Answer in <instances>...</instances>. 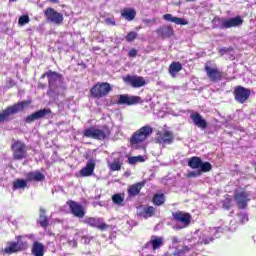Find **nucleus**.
<instances>
[{
  "label": "nucleus",
  "mask_w": 256,
  "mask_h": 256,
  "mask_svg": "<svg viewBox=\"0 0 256 256\" xmlns=\"http://www.w3.org/2000/svg\"><path fill=\"white\" fill-rule=\"evenodd\" d=\"M45 75L48 79V97L51 99H58L59 95H61V89L59 88V85L63 83V76L51 70L47 71Z\"/></svg>",
  "instance_id": "1"
},
{
  "label": "nucleus",
  "mask_w": 256,
  "mask_h": 256,
  "mask_svg": "<svg viewBox=\"0 0 256 256\" xmlns=\"http://www.w3.org/2000/svg\"><path fill=\"white\" fill-rule=\"evenodd\" d=\"M214 29H231V27H241L243 25V18L236 16L234 18H214Z\"/></svg>",
  "instance_id": "2"
},
{
  "label": "nucleus",
  "mask_w": 256,
  "mask_h": 256,
  "mask_svg": "<svg viewBox=\"0 0 256 256\" xmlns=\"http://www.w3.org/2000/svg\"><path fill=\"white\" fill-rule=\"evenodd\" d=\"M109 135H111V131L107 126H103L101 128L90 127L84 131V137H88L89 139H97L98 141L107 139Z\"/></svg>",
  "instance_id": "3"
},
{
  "label": "nucleus",
  "mask_w": 256,
  "mask_h": 256,
  "mask_svg": "<svg viewBox=\"0 0 256 256\" xmlns=\"http://www.w3.org/2000/svg\"><path fill=\"white\" fill-rule=\"evenodd\" d=\"M28 105H29V102L23 101V102L14 104L13 106L7 107L5 110L2 111V113H0V123H5L9 121V117L11 115H15L19 113V111H23V109H25V107H27Z\"/></svg>",
  "instance_id": "4"
},
{
  "label": "nucleus",
  "mask_w": 256,
  "mask_h": 256,
  "mask_svg": "<svg viewBox=\"0 0 256 256\" xmlns=\"http://www.w3.org/2000/svg\"><path fill=\"white\" fill-rule=\"evenodd\" d=\"M111 91H113V88H111V84L108 82L97 83L90 89V93L94 99L107 97Z\"/></svg>",
  "instance_id": "5"
},
{
  "label": "nucleus",
  "mask_w": 256,
  "mask_h": 256,
  "mask_svg": "<svg viewBox=\"0 0 256 256\" xmlns=\"http://www.w3.org/2000/svg\"><path fill=\"white\" fill-rule=\"evenodd\" d=\"M151 133H153V128H151V126H143L132 135L130 138V144L132 147H137V145H139V143H143Z\"/></svg>",
  "instance_id": "6"
},
{
  "label": "nucleus",
  "mask_w": 256,
  "mask_h": 256,
  "mask_svg": "<svg viewBox=\"0 0 256 256\" xmlns=\"http://www.w3.org/2000/svg\"><path fill=\"white\" fill-rule=\"evenodd\" d=\"M172 217L176 223H180L178 225L173 226L175 231H179L181 229H185L188 225H191V214L185 212H174Z\"/></svg>",
  "instance_id": "7"
},
{
  "label": "nucleus",
  "mask_w": 256,
  "mask_h": 256,
  "mask_svg": "<svg viewBox=\"0 0 256 256\" xmlns=\"http://www.w3.org/2000/svg\"><path fill=\"white\" fill-rule=\"evenodd\" d=\"M13 157L17 161L25 159L27 157V146L21 141L14 142L12 144Z\"/></svg>",
  "instance_id": "8"
},
{
  "label": "nucleus",
  "mask_w": 256,
  "mask_h": 256,
  "mask_svg": "<svg viewBox=\"0 0 256 256\" xmlns=\"http://www.w3.org/2000/svg\"><path fill=\"white\" fill-rule=\"evenodd\" d=\"M24 249H27V242L23 241V236H19L17 242L9 243V245L4 249V253L11 255V253H17Z\"/></svg>",
  "instance_id": "9"
},
{
  "label": "nucleus",
  "mask_w": 256,
  "mask_h": 256,
  "mask_svg": "<svg viewBox=\"0 0 256 256\" xmlns=\"http://www.w3.org/2000/svg\"><path fill=\"white\" fill-rule=\"evenodd\" d=\"M251 97V90L243 86H237L234 89V99L237 103H245Z\"/></svg>",
  "instance_id": "10"
},
{
  "label": "nucleus",
  "mask_w": 256,
  "mask_h": 256,
  "mask_svg": "<svg viewBox=\"0 0 256 256\" xmlns=\"http://www.w3.org/2000/svg\"><path fill=\"white\" fill-rule=\"evenodd\" d=\"M221 231H223V228L219 227V228H210V232H204L200 235L199 237V243L204 245H209V243H211L212 241H214V237L211 235H214L217 239V237H219V233H221Z\"/></svg>",
  "instance_id": "11"
},
{
  "label": "nucleus",
  "mask_w": 256,
  "mask_h": 256,
  "mask_svg": "<svg viewBox=\"0 0 256 256\" xmlns=\"http://www.w3.org/2000/svg\"><path fill=\"white\" fill-rule=\"evenodd\" d=\"M44 15L50 23H54L55 25H61L63 23V14L55 11L53 8H47Z\"/></svg>",
  "instance_id": "12"
},
{
  "label": "nucleus",
  "mask_w": 256,
  "mask_h": 256,
  "mask_svg": "<svg viewBox=\"0 0 256 256\" xmlns=\"http://www.w3.org/2000/svg\"><path fill=\"white\" fill-rule=\"evenodd\" d=\"M124 81L127 83V85H131V87H134L135 89H139V87H145V85H147L145 78L137 75H128L124 77Z\"/></svg>",
  "instance_id": "13"
},
{
  "label": "nucleus",
  "mask_w": 256,
  "mask_h": 256,
  "mask_svg": "<svg viewBox=\"0 0 256 256\" xmlns=\"http://www.w3.org/2000/svg\"><path fill=\"white\" fill-rule=\"evenodd\" d=\"M234 201H236L239 209H245V207H247V203L251 201V197L248 192H236L234 195Z\"/></svg>",
  "instance_id": "14"
},
{
  "label": "nucleus",
  "mask_w": 256,
  "mask_h": 256,
  "mask_svg": "<svg viewBox=\"0 0 256 256\" xmlns=\"http://www.w3.org/2000/svg\"><path fill=\"white\" fill-rule=\"evenodd\" d=\"M205 72L212 83H217V81H221V79H223V73H221L217 67L205 66Z\"/></svg>",
  "instance_id": "15"
},
{
  "label": "nucleus",
  "mask_w": 256,
  "mask_h": 256,
  "mask_svg": "<svg viewBox=\"0 0 256 256\" xmlns=\"http://www.w3.org/2000/svg\"><path fill=\"white\" fill-rule=\"evenodd\" d=\"M137 103H143V100L139 96L121 94L118 99V105H137Z\"/></svg>",
  "instance_id": "16"
},
{
  "label": "nucleus",
  "mask_w": 256,
  "mask_h": 256,
  "mask_svg": "<svg viewBox=\"0 0 256 256\" xmlns=\"http://www.w3.org/2000/svg\"><path fill=\"white\" fill-rule=\"evenodd\" d=\"M84 223L86 225H89L90 227H95L96 229H100V231H105V229H107V224L103 222L102 218L86 217L84 219Z\"/></svg>",
  "instance_id": "17"
},
{
  "label": "nucleus",
  "mask_w": 256,
  "mask_h": 256,
  "mask_svg": "<svg viewBox=\"0 0 256 256\" xmlns=\"http://www.w3.org/2000/svg\"><path fill=\"white\" fill-rule=\"evenodd\" d=\"M67 205H69L70 211L74 217H79L80 219H82V217H85V211L83 210V206H81L79 203L70 200L67 202Z\"/></svg>",
  "instance_id": "18"
},
{
  "label": "nucleus",
  "mask_w": 256,
  "mask_h": 256,
  "mask_svg": "<svg viewBox=\"0 0 256 256\" xmlns=\"http://www.w3.org/2000/svg\"><path fill=\"white\" fill-rule=\"evenodd\" d=\"M50 113L51 109L38 110L26 117V123H33V121H37V119H43V117H47Z\"/></svg>",
  "instance_id": "19"
},
{
  "label": "nucleus",
  "mask_w": 256,
  "mask_h": 256,
  "mask_svg": "<svg viewBox=\"0 0 256 256\" xmlns=\"http://www.w3.org/2000/svg\"><path fill=\"white\" fill-rule=\"evenodd\" d=\"M190 119L192 120L193 124L199 129H207V121L203 119L201 114L195 112L190 115Z\"/></svg>",
  "instance_id": "20"
},
{
  "label": "nucleus",
  "mask_w": 256,
  "mask_h": 256,
  "mask_svg": "<svg viewBox=\"0 0 256 256\" xmlns=\"http://www.w3.org/2000/svg\"><path fill=\"white\" fill-rule=\"evenodd\" d=\"M95 171V160L90 159L87 161L86 166L80 170L81 177H91Z\"/></svg>",
  "instance_id": "21"
},
{
  "label": "nucleus",
  "mask_w": 256,
  "mask_h": 256,
  "mask_svg": "<svg viewBox=\"0 0 256 256\" xmlns=\"http://www.w3.org/2000/svg\"><path fill=\"white\" fill-rule=\"evenodd\" d=\"M143 187H145V182H140V183H136L129 186L128 188L129 197H137V195L141 193V189H143Z\"/></svg>",
  "instance_id": "22"
},
{
  "label": "nucleus",
  "mask_w": 256,
  "mask_h": 256,
  "mask_svg": "<svg viewBox=\"0 0 256 256\" xmlns=\"http://www.w3.org/2000/svg\"><path fill=\"white\" fill-rule=\"evenodd\" d=\"M31 253L34 256H45V245L41 242H34L31 248Z\"/></svg>",
  "instance_id": "23"
},
{
  "label": "nucleus",
  "mask_w": 256,
  "mask_h": 256,
  "mask_svg": "<svg viewBox=\"0 0 256 256\" xmlns=\"http://www.w3.org/2000/svg\"><path fill=\"white\" fill-rule=\"evenodd\" d=\"M156 33L159 37H162V39H169V37H173V28L171 26H162Z\"/></svg>",
  "instance_id": "24"
},
{
  "label": "nucleus",
  "mask_w": 256,
  "mask_h": 256,
  "mask_svg": "<svg viewBox=\"0 0 256 256\" xmlns=\"http://www.w3.org/2000/svg\"><path fill=\"white\" fill-rule=\"evenodd\" d=\"M146 247H152V249L156 251V249L163 247V238L159 236H152L150 241L147 242Z\"/></svg>",
  "instance_id": "25"
},
{
  "label": "nucleus",
  "mask_w": 256,
  "mask_h": 256,
  "mask_svg": "<svg viewBox=\"0 0 256 256\" xmlns=\"http://www.w3.org/2000/svg\"><path fill=\"white\" fill-rule=\"evenodd\" d=\"M163 19L170 23H175V25H188L189 24V22L187 20H185L183 18H179V17H174L171 14H165L163 16Z\"/></svg>",
  "instance_id": "26"
},
{
  "label": "nucleus",
  "mask_w": 256,
  "mask_h": 256,
  "mask_svg": "<svg viewBox=\"0 0 256 256\" xmlns=\"http://www.w3.org/2000/svg\"><path fill=\"white\" fill-rule=\"evenodd\" d=\"M175 141V136L171 131H164L163 134L160 135V143H164V145H171Z\"/></svg>",
  "instance_id": "27"
},
{
  "label": "nucleus",
  "mask_w": 256,
  "mask_h": 256,
  "mask_svg": "<svg viewBox=\"0 0 256 256\" xmlns=\"http://www.w3.org/2000/svg\"><path fill=\"white\" fill-rule=\"evenodd\" d=\"M38 223L40 227H43V229H47V227H49V219L47 218V211L43 207H40Z\"/></svg>",
  "instance_id": "28"
},
{
  "label": "nucleus",
  "mask_w": 256,
  "mask_h": 256,
  "mask_svg": "<svg viewBox=\"0 0 256 256\" xmlns=\"http://www.w3.org/2000/svg\"><path fill=\"white\" fill-rule=\"evenodd\" d=\"M121 16L126 19V21H133V19H135L137 16V11H135L134 8H125L121 12Z\"/></svg>",
  "instance_id": "29"
},
{
  "label": "nucleus",
  "mask_w": 256,
  "mask_h": 256,
  "mask_svg": "<svg viewBox=\"0 0 256 256\" xmlns=\"http://www.w3.org/2000/svg\"><path fill=\"white\" fill-rule=\"evenodd\" d=\"M26 179L27 181H43V179H45V175H43V173L39 172V171H35V172H28L26 174Z\"/></svg>",
  "instance_id": "30"
},
{
  "label": "nucleus",
  "mask_w": 256,
  "mask_h": 256,
  "mask_svg": "<svg viewBox=\"0 0 256 256\" xmlns=\"http://www.w3.org/2000/svg\"><path fill=\"white\" fill-rule=\"evenodd\" d=\"M183 69V66L179 62H172L169 67V73L171 77H177V73Z\"/></svg>",
  "instance_id": "31"
},
{
  "label": "nucleus",
  "mask_w": 256,
  "mask_h": 256,
  "mask_svg": "<svg viewBox=\"0 0 256 256\" xmlns=\"http://www.w3.org/2000/svg\"><path fill=\"white\" fill-rule=\"evenodd\" d=\"M202 161L203 160L197 156L191 157L188 160V166H190L191 169H200Z\"/></svg>",
  "instance_id": "32"
},
{
  "label": "nucleus",
  "mask_w": 256,
  "mask_h": 256,
  "mask_svg": "<svg viewBox=\"0 0 256 256\" xmlns=\"http://www.w3.org/2000/svg\"><path fill=\"white\" fill-rule=\"evenodd\" d=\"M27 181L28 180H24V179H16L13 182V191H17V189H25V187H27Z\"/></svg>",
  "instance_id": "33"
},
{
  "label": "nucleus",
  "mask_w": 256,
  "mask_h": 256,
  "mask_svg": "<svg viewBox=\"0 0 256 256\" xmlns=\"http://www.w3.org/2000/svg\"><path fill=\"white\" fill-rule=\"evenodd\" d=\"M140 215L141 217H144V219H149V217H153V215H155V208L153 206L146 207Z\"/></svg>",
  "instance_id": "34"
},
{
  "label": "nucleus",
  "mask_w": 256,
  "mask_h": 256,
  "mask_svg": "<svg viewBox=\"0 0 256 256\" xmlns=\"http://www.w3.org/2000/svg\"><path fill=\"white\" fill-rule=\"evenodd\" d=\"M152 203H154V205H157V207L163 205V203H165V195L164 194H155L152 199Z\"/></svg>",
  "instance_id": "35"
},
{
  "label": "nucleus",
  "mask_w": 256,
  "mask_h": 256,
  "mask_svg": "<svg viewBox=\"0 0 256 256\" xmlns=\"http://www.w3.org/2000/svg\"><path fill=\"white\" fill-rule=\"evenodd\" d=\"M108 167L112 171H121V160L119 158H115L112 163L108 164Z\"/></svg>",
  "instance_id": "36"
},
{
  "label": "nucleus",
  "mask_w": 256,
  "mask_h": 256,
  "mask_svg": "<svg viewBox=\"0 0 256 256\" xmlns=\"http://www.w3.org/2000/svg\"><path fill=\"white\" fill-rule=\"evenodd\" d=\"M213 169V166L209 162H201L200 164V171L202 173H209Z\"/></svg>",
  "instance_id": "37"
},
{
  "label": "nucleus",
  "mask_w": 256,
  "mask_h": 256,
  "mask_svg": "<svg viewBox=\"0 0 256 256\" xmlns=\"http://www.w3.org/2000/svg\"><path fill=\"white\" fill-rule=\"evenodd\" d=\"M145 161V158L143 156H133L128 159V163L130 165H135V163H143Z\"/></svg>",
  "instance_id": "38"
},
{
  "label": "nucleus",
  "mask_w": 256,
  "mask_h": 256,
  "mask_svg": "<svg viewBox=\"0 0 256 256\" xmlns=\"http://www.w3.org/2000/svg\"><path fill=\"white\" fill-rule=\"evenodd\" d=\"M112 201L115 205H121L125 201V198L121 196V194H114L112 196Z\"/></svg>",
  "instance_id": "39"
},
{
  "label": "nucleus",
  "mask_w": 256,
  "mask_h": 256,
  "mask_svg": "<svg viewBox=\"0 0 256 256\" xmlns=\"http://www.w3.org/2000/svg\"><path fill=\"white\" fill-rule=\"evenodd\" d=\"M29 21H30L29 15H23L19 18L18 25H20V27H23L24 25H27Z\"/></svg>",
  "instance_id": "40"
},
{
  "label": "nucleus",
  "mask_w": 256,
  "mask_h": 256,
  "mask_svg": "<svg viewBox=\"0 0 256 256\" xmlns=\"http://www.w3.org/2000/svg\"><path fill=\"white\" fill-rule=\"evenodd\" d=\"M137 39V32H129L126 36V41L128 43H131L132 41H135Z\"/></svg>",
  "instance_id": "41"
},
{
  "label": "nucleus",
  "mask_w": 256,
  "mask_h": 256,
  "mask_svg": "<svg viewBox=\"0 0 256 256\" xmlns=\"http://www.w3.org/2000/svg\"><path fill=\"white\" fill-rule=\"evenodd\" d=\"M191 249L188 246L182 247V249L176 250L175 255L180 256V255H185V253H189Z\"/></svg>",
  "instance_id": "42"
},
{
  "label": "nucleus",
  "mask_w": 256,
  "mask_h": 256,
  "mask_svg": "<svg viewBox=\"0 0 256 256\" xmlns=\"http://www.w3.org/2000/svg\"><path fill=\"white\" fill-rule=\"evenodd\" d=\"M238 219L241 223H247L249 221V217L245 213L239 214Z\"/></svg>",
  "instance_id": "43"
},
{
  "label": "nucleus",
  "mask_w": 256,
  "mask_h": 256,
  "mask_svg": "<svg viewBox=\"0 0 256 256\" xmlns=\"http://www.w3.org/2000/svg\"><path fill=\"white\" fill-rule=\"evenodd\" d=\"M231 51H233L232 47L229 48H220L219 49V53L221 55V57H223V55H226V53H231Z\"/></svg>",
  "instance_id": "44"
},
{
  "label": "nucleus",
  "mask_w": 256,
  "mask_h": 256,
  "mask_svg": "<svg viewBox=\"0 0 256 256\" xmlns=\"http://www.w3.org/2000/svg\"><path fill=\"white\" fill-rule=\"evenodd\" d=\"M105 23L106 25H111V26H115V18H106L105 19Z\"/></svg>",
  "instance_id": "45"
},
{
  "label": "nucleus",
  "mask_w": 256,
  "mask_h": 256,
  "mask_svg": "<svg viewBox=\"0 0 256 256\" xmlns=\"http://www.w3.org/2000/svg\"><path fill=\"white\" fill-rule=\"evenodd\" d=\"M224 209H229L231 207V200L226 199L223 203Z\"/></svg>",
  "instance_id": "46"
},
{
  "label": "nucleus",
  "mask_w": 256,
  "mask_h": 256,
  "mask_svg": "<svg viewBox=\"0 0 256 256\" xmlns=\"http://www.w3.org/2000/svg\"><path fill=\"white\" fill-rule=\"evenodd\" d=\"M143 24L144 25H151V23H155V19H143Z\"/></svg>",
  "instance_id": "47"
},
{
  "label": "nucleus",
  "mask_w": 256,
  "mask_h": 256,
  "mask_svg": "<svg viewBox=\"0 0 256 256\" xmlns=\"http://www.w3.org/2000/svg\"><path fill=\"white\" fill-rule=\"evenodd\" d=\"M201 175V171H193L188 174V177H197Z\"/></svg>",
  "instance_id": "48"
},
{
  "label": "nucleus",
  "mask_w": 256,
  "mask_h": 256,
  "mask_svg": "<svg viewBox=\"0 0 256 256\" xmlns=\"http://www.w3.org/2000/svg\"><path fill=\"white\" fill-rule=\"evenodd\" d=\"M129 57H137V50L132 49L128 52Z\"/></svg>",
  "instance_id": "49"
},
{
  "label": "nucleus",
  "mask_w": 256,
  "mask_h": 256,
  "mask_svg": "<svg viewBox=\"0 0 256 256\" xmlns=\"http://www.w3.org/2000/svg\"><path fill=\"white\" fill-rule=\"evenodd\" d=\"M172 243L175 245L177 243H179V238H177V236L172 237Z\"/></svg>",
  "instance_id": "50"
},
{
  "label": "nucleus",
  "mask_w": 256,
  "mask_h": 256,
  "mask_svg": "<svg viewBox=\"0 0 256 256\" xmlns=\"http://www.w3.org/2000/svg\"><path fill=\"white\" fill-rule=\"evenodd\" d=\"M91 238H89L88 236L84 237V243H90Z\"/></svg>",
  "instance_id": "51"
},
{
  "label": "nucleus",
  "mask_w": 256,
  "mask_h": 256,
  "mask_svg": "<svg viewBox=\"0 0 256 256\" xmlns=\"http://www.w3.org/2000/svg\"><path fill=\"white\" fill-rule=\"evenodd\" d=\"M50 3H59V0H50Z\"/></svg>",
  "instance_id": "52"
},
{
  "label": "nucleus",
  "mask_w": 256,
  "mask_h": 256,
  "mask_svg": "<svg viewBox=\"0 0 256 256\" xmlns=\"http://www.w3.org/2000/svg\"><path fill=\"white\" fill-rule=\"evenodd\" d=\"M73 245H74V247H77V242L74 241V242H73Z\"/></svg>",
  "instance_id": "53"
},
{
  "label": "nucleus",
  "mask_w": 256,
  "mask_h": 256,
  "mask_svg": "<svg viewBox=\"0 0 256 256\" xmlns=\"http://www.w3.org/2000/svg\"><path fill=\"white\" fill-rule=\"evenodd\" d=\"M45 77H47V75H45V73L42 75V79H45Z\"/></svg>",
  "instance_id": "54"
},
{
  "label": "nucleus",
  "mask_w": 256,
  "mask_h": 256,
  "mask_svg": "<svg viewBox=\"0 0 256 256\" xmlns=\"http://www.w3.org/2000/svg\"><path fill=\"white\" fill-rule=\"evenodd\" d=\"M27 237H29V239H31L33 237V235H28Z\"/></svg>",
  "instance_id": "55"
},
{
  "label": "nucleus",
  "mask_w": 256,
  "mask_h": 256,
  "mask_svg": "<svg viewBox=\"0 0 256 256\" xmlns=\"http://www.w3.org/2000/svg\"><path fill=\"white\" fill-rule=\"evenodd\" d=\"M186 1H188V2H194L195 0H186Z\"/></svg>",
  "instance_id": "56"
},
{
  "label": "nucleus",
  "mask_w": 256,
  "mask_h": 256,
  "mask_svg": "<svg viewBox=\"0 0 256 256\" xmlns=\"http://www.w3.org/2000/svg\"><path fill=\"white\" fill-rule=\"evenodd\" d=\"M11 1H17V0H11Z\"/></svg>",
  "instance_id": "57"
}]
</instances>
